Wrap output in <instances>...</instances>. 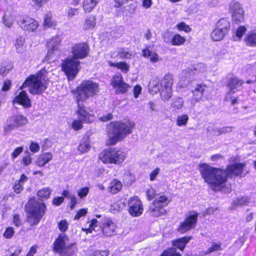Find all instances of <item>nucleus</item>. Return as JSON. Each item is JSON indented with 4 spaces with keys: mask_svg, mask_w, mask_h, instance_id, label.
<instances>
[{
    "mask_svg": "<svg viewBox=\"0 0 256 256\" xmlns=\"http://www.w3.org/2000/svg\"><path fill=\"white\" fill-rule=\"evenodd\" d=\"M230 28V24L228 19L222 18L217 23L216 28L211 32L210 36L214 41L222 40Z\"/></svg>",
    "mask_w": 256,
    "mask_h": 256,
    "instance_id": "10",
    "label": "nucleus"
},
{
    "mask_svg": "<svg viewBox=\"0 0 256 256\" xmlns=\"http://www.w3.org/2000/svg\"><path fill=\"white\" fill-rule=\"evenodd\" d=\"M163 208V206L158 204H155L153 202L150 206V212L151 215L155 217H158L165 214L166 211Z\"/></svg>",
    "mask_w": 256,
    "mask_h": 256,
    "instance_id": "27",
    "label": "nucleus"
},
{
    "mask_svg": "<svg viewBox=\"0 0 256 256\" xmlns=\"http://www.w3.org/2000/svg\"><path fill=\"white\" fill-rule=\"evenodd\" d=\"M18 24L23 30L30 32H34L38 26V22L29 16L20 17Z\"/></svg>",
    "mask_w": 256,
    "mask_h": 256,
    "instance_id": "16",
    "label": "nucleus"
},
{
    "mask_svg": "<svg viewBox=\"0 0 256 256\" xmlns=\"http://www.w3.org/2000/svg\"><path fill=\"white\" fill-rule=\"evenodd\" d=\"M194 70L200 72H204L206 70V66L204 64L200 63L194 66Z\"/></svg>",
    "mask_w": 256,
    "mask_h": 256,
    "instance_id": "57",
    "label": "nucleus"
},
{
    "mask_svg": "<svg viewBox=\"0 0 256 256\" xmlns=\"http://www.w3.org/2000/svg\"><path fill=\"white\" fill-rule=\"evenodd\" d=\"M176 27L179 30H183L186 32H188L191 30V28L190 26L184 22H182L176 24Z\"/></svg>",
    "mask_w": 256,
    "mask_h": 256,
    "instance_id": "49",
    "label": "nucleus"
},
{
    "mask_svg": "<svg viewBox=\"0 0 256 256\" xmlns=\"http://www.w3.org/2000/svg\"><path fill=\"white\" fill-rule=\"evenodd\" d=\"M46 72L45 69H42L36 74L30 75L26 78L20 88L28 86L29 91L32 94H42L48 87L46 80L44 77Z\"/></svg>",
    "mask_w": 256,
    "mask_h": 256,
    "instance_id": "3",
    "label": "nucleus"
},
{
    "mask_svg": "<svg viewBox=\"0 0 256 256\" xmlns=\"http://www.w3.org/2000/svg\"><path fill=\"white\" fill-rule=\"evenodd\" d=\"M111 84L115 89L116 94H124L130 87L128 84L124 82L121 74L114 76L111 80Z\"/></svg>",
    "mask_w": 256,
    "mask_h": 256,
    "instance_id": "17",
    "label": "nucleus"
},
{
    "mask_svg": "<svg viewBox=\"0 0 256 256\" xmlns=\"http://www.w3.org/2000/svg\"><path fill=\"white\" fill-rule=\"evenodd\" d=\"M96 25V18L90 16L86 18L83 24V29L84 30H92Z\"/></svg>",
    "mask_w": 256,
    "mask_h": 256,
    "instance_id": "32",
    "label": "nucleus"
},
{
    "mask_svg": "<svg viewBox=\"0 0 256 256\" xmlns=\"http://www.w3.org/2000/svg\"><path fill=\"white\" fill-rule=\"evenodd\" d=\"M84 122H82L78 118V120H75L73 121L72 127L75 130H78L81 129L82 128V123Z\"/></svg>",
    "mask_w": 256,
    "mask_h": 256,
    "instance_id": "46",
    "label": "nucleus"
},
{
    "mask_svg": "<svg viewBox=\"0 0 256 256\" xmlns=\"http://www.w3.org/2000/svg\"><path fill=\"white\" fill-rule=\"evenodd\" d=\"M58 226L59 230L62 232H66L68 228V224L66 220H60L58 222Z\"/></svg>",
    "mask_w": 256,
    "mask_h": 256,
    "instance_id": "53",
    "label": "nucleus"
},
{
    "mask_svg": "<svg viewBox=\"0 0 256 256\" xmlns=\"http://www.w3.org/2000/svg\"><path fill=\"white\" fill-rule=\"evenodd\" d=\"M205 88L206 86L202 84H198L194 86V88L192 90V102L196 103L200 101L204 92Z\"/></svg>",
    "mask_w": 256,
    "mask_h": 256,
    "instance_id": "23",
    "label": "nucleus"
},
{
    "mask_svg": "<svg viewBox=\"0 0 256 256\" xmlns=\"http://www.w3.org/2000/svg\"><path fill=\"white\" fill-rule=\"evenodd\" d=\"M246 44L250 47H256V30L250 31L244 38Z\"/></svg>",
    "mask_w": 256,
    "mask_h": 256,
    "instance_id": "26",
    "label": "nucleus"
},
{
    "mask_svg": "<svg viewBox=\"0 0 256 256\" xmlns=\"http://www.w3.org/2000/svg\"><path fill=\"white\" fill-rule=\"evenodd\" d=\"M87 213V210L86 209H81L78 210L74 216L75 220H78L82 216H84Z\"/></svg>",
    "mask_w": 256,
    "mask_h": 256,
    "instance_id": "63",
    "label": "nucleus"
},
{
    "mask_svg": "<svg viewBox=\"0 0 256 256\" xmlns=\"http://www.w3.org/2000/svg\"><path fill=\"white\" fill-rule=\"evenodd\" d=\"M116 225L110 220H106L102 226L104 235L106 236H112L116 234Z\"/></svg>",
    "mask_w": 256,
    "mask_h": 256,
    "instance_id": "21",
    "label": "nucleus"
},
{
    "mask_svg": "<svg viewBox=\"0 0 256 256\" xmlns=\"http://www.w3.org/2000/svg\"><path fill=\"white\" fill-rule=\"evenodd\" d=\"M13 102L18 103L24 108H28L31 106V101L25 91H22L13 100Z\"/></svg>",
    "mask_w": 256,
    "mask_h": 256,
    "instance_id": "22",
    "label": "nucleus"
},
{
    "mask_svg": "<svg viewBox=\"0 0 256 256\" xmlns=\"http://www.w3.org/2000/svg\"><path fill=\"white\" fill-rule=\"evenodd\" d=\"M52 158V154L48 152L40 155L36 160V164L39 166H43L50 160Z\"/></svg>",
    "mask_w": 256,
    "mask_h": 256,
    "instance_id": "31",
    "label": "nucleus"
},
{
    "mask_svg": "<svg viewBox=\"0 0 256 256\" xmlns=\"http://www.w3.org/2000/svg\"><path fill=\"white\" fill-rule=\"evenodd\" d=\"M118 54L122 58H130L132 56L130 53L125 52L123 49H120Z\"/></svg>",
    "mask_w": 256,
    "mask_h": 256,
    "instance_id": "56",
    "label": "nucleus"
},
{
    "mask_svg": "<svg viewBox=\"0 0 256 256\" xmlns=\"http://www.w3.org/2000/svg\"><path fill=\"white\" fill-rule=\"evenodd\" d=\"M182 74L183 75H184L187 78L186 79L183 78H181L180 80V86L182 88L186 87L190 83V73L189 72H188L187 70H184L182 72Z\"/></svg>",
    "mask_w": 256,
    "mask_h": 256,
    "instance_id": "43",
    "label": "nucleus"
},
{
    "mask_svg": "<svg viewBox=\"0 0 256 256\" xmlns=\"http://www.w3.org/2000/svg\"><path fill=\"white\" fill-rule=\"evenodd\" d=\"M52 18L50 14H47L44 16V26L52 27L56 26V23L52 20Z\"/></svg>",
    "mask_w": 256,
    "mask_h": 256,
    "instance_id": "41",
    "label": "nucleus"
},
{
    "mask_svg": "<svg viewBox=\"0 0 256 256\" xmlns=\"http://www.w3.org/2000/svg\"><path fill=\"white\" fill-rule=\"evenodd\" d=\"M126 206V204L124 202H119L112 204L110 206V210H120Z\"/></svg>",
    "mask_w": 256,
    "mask_h": 256,
    "instance_id": "47",
    "label": "nucleus"
},
{
    "mask_svg": "<svg viewBox=\"0 0 256 256\" xmlns=\"http://www.w3.org/2000/svg\"><path fill=\"white\" fill-rule=\"evenodd\" d=\"M22 147H18L16 148L12 154V158H15L18 156V155L22 152Z\"/></svg>",
    "mask_w": 256,
    "mask_h": 256,
    "instance_id": "61",
    "label": "nucleus"
},
{
    "mask_svg": "<svg viewBox=\"0 0 256 256\" xmlns=\"http://www.w3.org/2000/svg\"><path fill=\"white\" fill-rule=\"evenodd\" d=\"M122 186V185L120 182L116 180H114L110 184V191L112 194H116L120 190Z\"/></svg>",
    "mask_w": 256,
    "mask_h": 256,
    "instance_id": "33",
    "label": "nucleus"
},
{
    "mask_svg": "<svg viewBox=\"0 0 256 256\" xmlns=\"http://www.w3.org/2000/svg\"><path fill=\"white\" fill-rule=\"evenodd\" d=\"M14 192L16 194H20L24 190L23 185L18 183L16 181L15 182L14 185L12 186Z\"/></svg>",
    "mask_w": 256,
    "mask_h": 256,
    "instance_id": "51",
    "label": "nucleus"
},
{
    "mask_svg": "<svg viewBox=\"0 0 256 256\" xmlns=\"http://www.w3.org/2000/svg\"><path fill=\"white\" fill-rule=\"evenodd\" d=\"M108 253L104 250H96L93 254H91V256H107Z\"/></svg>",
    "mask_w": 256,
    "mask_h": 256,
    "instance_id": "64",
    "label": "nucleus"
},
{
    "mask_svg": "<svg viewBox=\"0 0 256 256\" xmlns=\"http://www.w3.org/2000/svg\"><path fill=\"white\" fill-rule=\"evenodd\" d=\"M89 192V188L88 187H84L80 189L78 192V194L80 198H82L86 197Z\"/></svg>",
    "mask_w": 256,
    "mask_h": 256,
    "instance_id": "54",
    "label": "nucleus"
},
{
    "mask_svg": "<svg viewBox=\"0 0 256 256\" xmlns=\"http://www.w3.org/2000/svg\"><path fill=\"white\" fill-rule=\"evenodd\" d=\"M27 212V221L31 226L38 224L44 215L46 207L43 203L30 198L26 206Z\"/></svg>",
    "mask_w": 256,
    "mask_h": 256,
    "instance_id": "4",
    "label": "nucleus"
},
{
    "mask_svg": "<svg viewBox=\"0 0 256 256\" xmlns=\"http://www.w3.org/2000/svg\"><path fill=\"white\" fill-rule=\"evenodd\" d=\"M246 28L244 26H239L236 30V36L238 38L240 39L241 38L243 34L246 32Z\"/></svg>",
    "mask_w": 256,
    "mask_h": 256,
    "instance_id": "55",
    "label": "nucleus"
},
{
    "mask_svg": "<svg viewBox=\"0 0 256 256\" xmlns=\"http://www.w3.org/2000/svg\"><path fill=\"white\" fill-rule=\"evenodd\" d=\"M126 156V153L120 149L108 148L100 153L99 159L106 164H119L124 161Z\"/></svg>",
    "mask_w": 256,
    "mask_h": 256,
    "instance_id": "5",
    "label": "nucleus"
},
{
    "mask_svg": "<svg viewBox=\"0 0 256 256\" xmlns=\"http://www.w3.org/2000/svg\"><path fill=\"white\" fill-rule=\"evenodd\" d=\"M207 131L208 132L210 133L212 136H220V128L210 126L207 128Z\"/></svg>",
    "mask_w": 256,
    "mask_h": 256,
    "instance_id": "52",
    "label": "nucleus"
},
{
    "mask_svg": "<svg viewBox=\"0 0 256 256\" xmlns=\"http://www.w3.org/2000/svg\"><path fill=\"white\" fill-rule=\"evenodd\" d=\"M221 244L220 242L218 244L212 243L211 247L209 248L206 254H210L215 251H218L222 250Z\"/></svg>",
    "mask_w": 256,
    "mask_h": 256,
    "instance_id": "48",
    "label": "nucleus"
},
{
    "mask_svg": "<svg viewBox=\"0 0 256 256\" xmlns=\"http://www.w3.org/2000/svg\"><path fill=\"white\" fill-rule=\"evenodd\" d=\"M99 91L98 84L91 80H85L77 88L76 100L86 101L96 95Z\"/></svg>",
    "mask_w": 256,
    "mask_h": 256,
    "instance_id": "6",
    "label": "nucleus"
},
{
    "mask_svg": "<svg viewBox=\"0 0 256 256\" xmlns=\"http://www.w3.org/2000/svg\"><path fill=\"white\" fill-rule=\"evenodd\" d=\"M188 119V116L186 114L179 116L176 118V124L179 126H186Z\"/></svg>",
    "mask_w": 256,
    "mask_h": 256,
    "instance_id": "44",
    "label": "nucleus"
},
{
    "mask_svg": "<svg viewBox=\"0 0 256 256\" xmlns=\"http://www.w3.org/2000/svg\"><path fill=\"white\" fill-rule=\"evenodd\" d=\"M68 238L64 234H60L54 243V250L60 256H72L75 250L74 243H68Z\"/></svg>",
    "mask_w": 256,
    "mask_h": 256,
    "instance_id": "7",
    "label": "nucleus"
},
{
    "mask_svg": "<svg viewBox=\"0 0 256 256\" xmlns=\"http://www.w3.org/2000/svg\"><path fill=\"white\" fill-rule=\"evenodd\" d=\"M28 122V119L22 115L12 116L6 120V124L4 126V132L5 134H7L12 130L26 125Z\"/></svg>",
    "mask_w": 256,
    "mask_h": 256,
    "instance_id": "11",
    "label": "nucleus"
},
{
    "mask_svg": "<svg viewBox=\"0 0 256 256\" xmlns=\"http://www.w3.org/2000/svg\"><path fill=\"white\" fill-rule=\"evenodd\" d=\"M198 168L204 182L210 184L214 190H220L227 181L226 170L212 167L208 164L202 163Z\"/></svg>",
    "mask_w": 256,
    "mask_h": 256,
    "instance_id": "1",
    "label": "nucleus"
},
{
    "mask_svg": "<svg viewBox=\"0 0 256 256\" xmlns=\"http://www.w3.org/2000/svg\"><path fill=\"white\" fill-rule=\"evenodd\" d=\"M186 42V38L184 36H181L179 34H175L172 39V44L173 46H180Z\"/></svg>",
    "mask_w": 256,
    "mask_h": 256,
    "instance_id": "38",
    "label": "nucleus"
},
{
    "mask_svg": "<svg viewBox=\"0 0 256 256\" xmlns=\"http://www.w3.org/2000/svg\"><path fill=\"white\" fill-rule=\"evenodd\" d=\"M109 65L110 66L116 67L120 70L124 72H127L129 70V65L125 62H119L114 63L111 62H108Z\"/></svg>",
    "mask_w": 256,
    "mask_h": 256,
    "instance_id": "34",
    "label": "nucleus"
},
{
    "mask_svg": "<svg viewBox=\"0 0 256 256\" xmlns=\"http://www.w3.org/2000/svg\"><path fill=\"white\" fill-rule=\"evenodd\" d=\"M160 256H181L175 248H172L164 250Z\"/></svg>",
    "mask_w": 256,
    "mask_h": 256,
    "instance_id": "45",
    "label": "nucleus"
},
{
    "mask_svg": "<svg viewBox=\"0 0 256 256\" xmlns=\"http://www.w3.org/2000/svg\"><path fill=\"white\" fill-rule=\"evenodd\" d=\"M245 163H236L228 166L226 170V176H240L244 172L246 168Z\"/></svg>",
    "mask_w": 256,
    "mask_h": 256,
    "instance_id": "20",
    "label": "nucleus"
},
{
    "mask_svg": "<svg viewBox=\"0 0 256 256\" xmlns=\"http://www.w3.org/2000/svg\"><path fill=\"white\" fill-rule=\"evenodd\" d=\"M62 40L60 37L57 35L52 37L47 42L48 52L44 58V60L49 62L55 61L59 54V46Z\"/></svg>",
    "mask_w": 256,
    "mask_h": 256,
    "instance_id": "9",
    "label": "nucleus"
},
{
    "mask_svg": "<svg viewBox=\"0 0 256 256\" xmlns=\"http://www.w3.org/2000/svg\"><path fill=\"white\" fill-rule=\"evenodd\" d=\"M230 11L234 21L241 22L243 20L244 12L242 5L239 2H231L230 5Z\"/></svg>",
    "mask_w": 256,
    "mask_h": 256,
    "instance_id": "18",
    "label": "nucleus"
},
{
    "mask_svg": "<svg viewBox=\"0 0 256 256\" xmlns=\"http://www.w3.org/2000/svg\"><path fill=\"white\" fill-rule=\"evenodd\" d=\"M90 149V144L87 139L81 142L78 147V150L82 153L88 152Z\"/></svg>",
    "mask_w": 256,
    "mask_h": 256,
    "instance_id": "42",
    "label": "nucleus"
},
{
    "mask_svg": "<svg viewBox=\"0 0 256 256\" xmlns=\"http://www.w3.org/2000/svg\"><path fill=\"white\" fill-rule=\"evenodd\" d=\"M52 190L48 188H42L38 191V196L41 198H48L52 192Z\"/></svg>",
    "mask_w": 256,
    "mask_h": 256,
    "instance_id": "40",
    "label": "nucleus"
},
{
    "mask_svg": "<svg viewBox=\"0 0 256 256\" xmlns=\"http://www.w3.org/2000/svg\"><path fill=\"white\" fill-rule=\"evenodd\" d=\"M100 0H84L82 8L86 12H90L98 4Z\"/></svg>",
    "mask_w": 256,
    "mask_h": 256,
    "instance_id": "30",
    "label": "nucleus"
},
{
    "mask_svg": "<svg viewBox=\"0 0 256 256\" xmlns=\"http://www.w3.org/2000/svg\"><path fill=\"white\" fill-rule=\"evenodd\" d=\"M192 236H184L172 241V245L176 248L183 250L186 245L192 239Z\"/></svg>",
    "mask_w": 256,
    "mask_h": 256,
    "instance_id": "25",
    "label": "nucleus"
},
{
    "mask_svg": "<svg viewBox=\"0 0 256 256\" xmlns=\"http://www.w3.org/2000/svg\"><path fill=\"white\" fill-rule=\"evenodd\" d=\"M244 84V81L236 77L230 78L227 84L230 90L227 92L225 96V101H228L230 100V95L231 94L234 93L236 91L239 90L238 88H240Z\"/></svg>",
    "mask_w": 256,
    "mask_h": 256,
    "instance_id": "19",
    "label": "nucleus"
},
{
    "mask_svg": "<svg viewBox=\"0 0 256 256\" xmlns=\"http://www.w3.org/2000/svg\"><path fill=\"white\" fill-rule=\"evenodd\" d=\"M14 228L12 227L8 228L4 233V236L6 238H12L14 234Z\"/></svg>",
    "mask_w": 256,
    "mask_h": 256,
    "instance_id": "50",
    "label": "nucleus"
},
{
    "mask_svg": "<svg viewBox=\"0 0 256 256\" xmlns=\"http://www.w3.org/2000/svg\"><path fill=\"white\" fill-rule=\"evenodd\" d=\"M80 64L79 60L71 56H68L62 62V69L69 80H72L76 76L80 69Z\"/></svg>",
    "mask_w": 256,
    "mask_h": 256,
    "instance_id": "8",
    "label": "nucleus"
},
{
    "mask_svg": "<svg viewBox=\"0 0 256 256\" xmlns=\"http://www.w3.org/2000/svg\"><path fill=\"white\" fill-rule=\"evenodd\" d=\"M68 198L70 200V208L73 209L77 203L76 198L74 195L70 194L68 196Z\"/></svg>",
    "mask_w": 256,
    "mask_h": 256,
    "instance_id": "60",
    "label": "nucleus"
},
{
    "mask_svg": "<svg viewBox=\"0 0 256 256\" xmlns=\"http://www.w3.org/2000/svg\"><path fill=\"white\" fill-rule=\"evenodd\" d=\"M134 127V124L132 122H110L107 128L108 138L106 142V145L113 146L122 140L132 133Z\"/></svg>",
    "mask_w": 256,
    "mask_h": 256,
    "instance_id": "2",
    "label": "nucleus"
},
{
    "mask_svg": "<svg viewBox=\"0 0 256 256\" xmlns=\"http://www.w3.org/2000/svg\"><path fill=\"white\" fill-rule=\"evenodd\" d=\"M170 202V200L166 196L162 195L158 196L154 202V203L155 204H158L164 207L167 206Z\"/></svg>",
    "mask_w": 256,
    "mask_h": 256,
    "instance_id": "37",
    "label": "nucleus"
},
{
    "mask_svg": "<svg viewBox=\"0 0 256 256\" xmlns=\"http://www.w3.org/2000/svg\"><path fill=\"white\" fill-rule=\"evenodd\" d=\"M173 84L172 75L170 73L166 74L163 78L160 84V88H172Z\"/></svg>",
    "mask_w": 256,
    "mask_h": 256,
    "instance_id": "29",
    "label": "nucleus"
},
{
    "mask_svg": "<svg viewBox=\"0 0 256 256\" xmlns=\"http://www.w3.org/2000/svg\"><path fill=\"white\" fill-rule=\"evenodd\" d=\"M90 48L86 43H80L74 44L72 49V58L78 60L86 58L89 53Z\"/></svg>",
    "mask_w": 256,
    "mask_h": 256,
    "instance_id": "14",
    "label": "nucleus"
},
{
    "mask_svg": "<svg viewBox=\"0 0 256 256\" xmlns=\"http://www.w3.org/2000/svg\"><path fill=\"white\" fill-rule=\"evenodd\" d=\"M76 102L78 106L76 114L78 115V118L84 122H92L94 120V116L86 110V107L84 104V101L76 100Z\"/></svg>",
    "mask_w": 256,
    "mask_h": 256,
    "instance_id": "15",
    "label": "nucleus"
},
{
    "mask_svg": "<svg viewBox=\"0 0 256 256\" xmlns=\"http://www.w3.org/2000/svg\"><path fill=\"white\" fill-rule=\"evenodd\" d=\"M30 149L33 152H37L40 150V146L37 143L32 142L30 144Z\"/></svg>",
    "mask_w": 256,
    "mask_h": 256,
    "instance_id": "62",
    "label": "nucleus"
},
{
    "mask_svg": "<svg viewBox=\"0 0 256 256\" xmlns=\"http://www.w3.org/2000/svg\"><path fill=\"white\" fill-rule=\"evenodd\" d=\"M142 56L146 58H149L152 63H156L162 60L158 54L156 52L150 51L148 48L142 50Z\"/></svg>",
    "mask_w": 256,
    "mask_h": 256,
    "instance_id": "28",
    "label": "nucleus"
},
{
    "mask_svg": "<svg viewBox=\"0 0 256 256\" xmlns=\"http://www.w3.org/2000/svg\"><path fill=\"white\" fill-rule=\"evenodd\" d=\"M234 129V127L228 126L220 128V135L232 132Z\"/></svg>",
    "mask_w": 256,
    "mask_h": 256,
    "instance_id": "58",
    "label": "nucleus"
},
{
    "mask_svg": "<svg viewBox=\"0 0 256 256\" xmlns=\"http://www.w3.org/2000/svg\"><path fill=\"white\" fill-rule=\"evenodd\" d=\"M128 212L132 216H138L143 212L142 202L136 196L130 198L128 201Z\"/></svg>",
    "mask_w": 256,
    "mask_h": 256,
    "instance_id": "13",
    "label": "nucleus"
},
{
    "mask_svg": "<svg viewBox=\"0 0 256 256\" xmlns=\"http://www.w3.org/2000/svg\"><path fill=\"white\" fill-rule=\"evenodd\" d=\"M150 86L153 88H154V91L156 92L157 91L160 92V96L162 99L164 101L168 100L171 97L172 94V88H160V84L158 83L157 84L154 86V84H152V83H150Z\"/></svg>",
    "mask_w": 256,
    "mask_h": 256,
    "instance_id": "24",
    "label": "nucleus"
},
{
    "mask_svg": "<svg viewBox=\"0 0 256 256\" xmlns=\"http://www.w3.org/2000/svg\"><path fill=\"white\" fill-rule=\"evenodd\" d=\"M3 22L4 26L8 28H10L12 26V20L10 18L7 17L6 14L3 16Z\"/></svg>",
    "mask_w": 256,
    "mask_h": 256,
    "instance_id": "59",
    "label": "nucleus"
},
{
    "mask_svg": "<svg viewBox=\"0 0 256 256\" xmlns=\"http://www.w3.org/2000/svg\"><path fill=\"white\" fill-rule=\"evenodd\" d=\"M12 68L13 64L11 62H4L0 68V74L2 76H6Z\"/></svg>",
    "mask_w": 256,
    "mask_h": 256,
    "instance_id": "39",
    "label": "nucleus"
},
{
    "mask_svg": "<svg viewBox=\"0 0 256 256\" xmlns=\"http://www.w3.org/2000/svg\"><path fill=\"white\" fill-rule=\"evenodd\" d=\"M24 44L25 40L22 37L20 36L16 39L15 46L17 52L22 53L24 51L25 48Z\"/></svg>",
    "mask_w": 256,
    "mask_h": 256,
    "instance_id": "36",
    "label": "nucleus"
},
{
    "mask_svg": "<svg viewBox=\"0 0 256 256\" xmlns=\"http://www.w3.org/2000/svg\"><path fill=\"white\" fill-rule=\"evenodd\" d=\"M198 217V214L196 212H190L184 220L180 223L178 228V231L182 234H184L194 228L196 224Z\"/></svg>",
    "mask_w": 256,
    "mask_h": 256,
    "instance_id": "12",
    "label": "nucleus"
},
{
    "mask_svg": "<svg viewBox=\"0 0 256 256\" xmlns=\"http://www.w3.org/2000/svg\"><path fill=\"white\" fill-rule=\"evenodd\" d=\"M184 104V100L182 98L177 96L172 99L171 106L175 110L181 109Z\"/></svg>",
    "mask_w": 256,
    "mask_h": 256,
    "instance_id": "35",
    "label": "nucleus"
}]
</instances>
